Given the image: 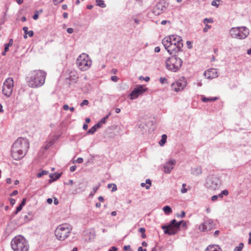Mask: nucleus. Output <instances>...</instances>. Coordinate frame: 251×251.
<instances>
[{
	"mask_svg": "<svg viewBox=\"0 0 251 251\" xmlns=\"http://www.w3.org/2000/svg\"><path fill=\"white\" fill-rule=\"evenodd\" d=\"M207 183L211 189L216 190L218 189L221 186L222 182L218 177L216 176H212L208 180Z\"/></svg>",
	"mask_w": 251,
	"mask_h": 251,
	"instance_id": "12",
	"label": "nucleus"
},
{
	"mask_svg": "<svg viewBox=\"0 0 251 251\" xmlns=\"http://www.w3.org/2000/svg\"><path fill=\"white\" fill-rule=\"evenodd\" d=\"M48 172H47L46 171H42V172H40V173H38L37 174V176L38 177H41L43 175H45L48 174Z\"/></svg>",
	"mask_w": 251,
	"mask_h": 251,
	"instance_id": "32",
	"label": "nucleus"
},
{
	"mask_svg": "<svg viewBox=\"0 0 251 251\" xmlns=\"http://www.w3.org/2000/svg\"><path fill=\"white\" fill-rule=\"evenodd\" d=\"M76 64L79 69L82 71H85L91 67L92 62L87 54L82 53L77 57Z\"/></svg>",
	"mask_w": 251,
	"mask_h": 251,
	"instance_id": "7",
	"label": "nucleus"
},
{
	"mask_svg": "<svg viewBox=\"0 0 251 251\" xmlns=\"http://www.w3.org/2000/svg\"><path fill=\"white\" fill-rule=\"evenodd\" d=\"M25 202H26V199L24 198L23 199L21 203H20V205L24 206L25 204Z\"/></svg>",
	"mask_w": 251,
	"mask_h": 251,
	"instance_id": "49",
	"label": "nucleus"
},
{
	"mask_svg": "<svg viewBox=\"0 0 251 251\" xmlns=\"http://www.w3.org/2000/svg\"><path fill=\"white\" fill-rule=\"evenodd\" d=\"M67 31L68 33L71 34L74 32V29L72 28H68L67 29Z\"/></svg>",
	"mask_w": 251,
	"mask_h": 251,
	"instance_id": "45",
	"label": "nucleus"
},
{
	"mask_svg": "<svg viewBox=\"0 0 251 251\" xmlns=\"http://www.w3.org/2000/svg\"><path fill=\"white\" fill-rule=\"evenodd\" d=\"M249 236L250 237L249 239L248 243L249 244H251V232L249 233Z\"/></svg>",
	"mask_w": 251,
	"mask_h": 251,
	"instance_id": "64",
	"label": "nucleus"
},
{
	"mask_svg": "<svg viewBox=\"0 0 251 251\" xmlns=\"http://www.w3.org/2000/svg\"><path fill=\"white\" fill-rule=\"evenodd\" d=\"M76 167L75 166H71L70 168V171L73 172H74L76 169Z\"/></svg>",
	"mask_w": 251,
	"mask_h": 251,
	"instance_id": "50",
	"label": "nucleus"
},
{
	"mask_svg": "<svg viewBox=\"0 0 251 251\" xmlns=\"http://www.w3.org/2000/svg\"><path fill=\"white\" fill-rule=\"evenodd\" d=\"M23 206H22L21 205H19L17 207V209H16V210L15 211V214H17L18 212H19L23 208Z\"/></svg>",
	"mask_w": 251,
	"mask_h": 251,
	"instance_id": "37",
	"label": "nucleus"
},
{
	"mask_svg": "<svg viewBox=\"0 0 251 251\" xmlns=\"http://www.w3.org/2000/svg\"><path fill=\"white\" fill-rule=\"evenodd\" d=\"M18 194V191L17 190H14L11 194L10 196H12L14 195H16Z\"/></svg>",
	"mask_w": 251,
	"mask_h": 251,
	"instance_id": "53",
	"label": "nucleus"
},
{
	"mask_svg": "<svg viewBox=\"0 0 251 251\" xmlns=\"http://www.w3.org/2000/svg\"><path fill=\"white\" fill-rule=\"evenodd\" d=\"M160 50V49L159 47H156L155 48V50H154V51L156 52H159Z\"/></svg>",
	"mask_w": 251,
	"mask_h": 251,
	"instance_id": "59",
	"label": "nucleus"
},
{
	"mask_svg": "<svg viewBox=\"0 0 251 251\" xmlns=\"http://www.w3.org/2000/svg\"><path fill=\"white\" fill-rule=\"evenodd\" d=\"M228 194V191L227 190H224L221 192V193L218 196L222 198L223 195L227 196Z\"/></svg>",
	"mask_w": 251,
	"mask_h": 251,
	"instance_id": "29",
	"label": "nucleus"
},
{
	"mask_svg": "<svg viewBox=\"0 0 251 251\" xmlns=\"http://www.w3.org/2000/svg\"><path fill=\"white\" fill-rule=\"evenodd\" d=\"M138 251H147V250L143 249L142 247H139L138 249Z\"/></svg>",
	"mask_w": 251,
	"mask_h": 251,
	"instance_id": "58",
	"label": "nucleus"
},
{
	"mask_svg": "<svg viewBox=\"0 0 251 251\" xmlns=\"http://www.w3.org/2000/svg\"><path fill=\"white\" fill-rule=\"evenodd\" d=\"M203 22L204 24H207L208 23H212L213 22V20L212 18H209V19L205 18L203 20Z\"/></svg>",
	"mask_w": 251,
	"mask_h": 251,
	"instance_id": "28",
	"label": "nucleus"
},
{
	"mask_svg": "<svg viewBox=\"0 0 251 251\" xmlns=\"http://www.w3.org/2000/svg\"><path fill=\"white\" fill-rule=\"evenodd\" d=\"M146 183L147 184L146 186V188L147 189H149L150 188V186H151V181L149 179H147L146 181Z\"/></svg>",
	"mask_w": 251,
	"mask_h": 251,
	"instance_id": "33",
	"label": "nucleus"
},
{
	"mask_svg": "<svg viewBox=\"0 0 251 251\" xmlns=\"http://www.w3.org/2000/svg\"><path fill=\"white\" fill-rule=\"evenodd\" d=\"M186 44L189 49H191L192 48V43L190 41H187Z\"/></svg>",
	"mask_w": 251,
	"mask_h": 251,
	"instance_id": "44",
	"label": "nucleus"
},
{
	"mask_svg": "<svg viewBox=\"0 0 251 251\" xmlns=\"http://www.w3.org/2000/svg\"><path fill=\"white\" fill-rule=\"evenodd\" d=\"M167 140V135L166 134H163L162 136V138L161 140L159 141V144L160 146H162L166 143Z\"/></svg>",
	"mask_w": 251,
	"mask_h": 251,
	"instance_id": "24",
	"label": "nucleus"
},
{
	"mask_svg": "<svg viewBox=\"0 0 251 251\" xmlns=\"http://www.w3.org/2000/svg\"><path fill=\"white\" fill-rule=\"evenodd\" d=\"M38 17H39V16H38V11H36V13L34 14V15L33 16V19L34 20H36L38 19Z\"/></svg>",
	"mask_w": 251,
	"mask_h": 251,
	"instance_id": "41",
	"label": "nucleus"
},
{
	"mask_svg": "<svg viewBox=\"0 0 251 251\" xmlns=\"http://www.w3.org/2000/svg\"><path fill=\"white\" fill-rule=\"evenodd\" d=\"M52 202V200L50 198H49L47 199V202L49 204H51Z\"/></svg>",
	"mask_w": 251,
	"mask_h": 251,
	"instance_id": "63",
	"label": "nucleus"
},
{
	"mask_svg": "<svg viewBox=\"0 0 251 251\" xmlns=\"http://www.w3.org/2000/svg\"><path fill=\"white\" fill-rule=\"evenodd\" d=\"M89 104V101L88 100H83L80 103L81 106H83L84 105H87Z\"/></svg>",
	"mask_w": 251,
	"mask_h": 251,
	"instance_id": "35",
	"label": "nucleus"
},
{
	"mask_svg": "<svg viewBox=\"0 0 251 251\" xmlns=\"http://www.w3.org/2000/svg\"><path fill=\"white\" fill-rule=\"evenodd\" d=\"M29 143L26 139L19 138L13 144L11 149V156L16 160L24 157L29 148Z\"/></svg>",
	"mask_w": 251,
	"mask_h": 251,
	"instance_id": "2",
	"label": "nucleus"
},
{
	"mask_svg": "<svg viewBox=\"0 0 251 251\" xmlns=\"http://www.w3.org/2000/svg\"><path fill=\"white\" fill-rule=\"evenodd\" d=\"M212 226L211 222L206 221L200 225L199 229L201 231L209 230L212 228Z\"/></svg>",
	"mask_w": 251,
	"mask_h": 251,
	"instance_id": "15",
	"label": "nucleus"
},
{
	"mask_svg": "<svg viewBox=\"0 0 251 251\" xmlns=\"http://www.w3.org/2000/svg\"><path fill=\"white\" fill-rule=\"evenodd\" d=\"M6 183L8 184H10L11 183V179L10 178H7L6 179Z\"/></svg>",
	"mask_w": 251,
	"mask_h": 251,
	"instance_id": "60",
	"label": "nucleus"
},
{
	"mask_svg": "<svg viewBox=\"0 0 251 251\" xmlns=\"http://www.w3.org/2000/svg\"><path fill=\"white\" fill-rule=\"evenodd\" d=\"M186 184L185 183H183L182 184V188L181 189V192L182 193H185L187 192V189L186 188Z\"/></svg>",
	"mask_w": 251,
	"mask_h": 251,
	"instance_id": "31",
	"label": "nucleus"
},
{
	"mask_svg": "<svg viewBox=\"0 0 251 251\" xmlns=\"http://www.w3.org/2000/svg\"><path fill=\"white\" fill-rule=\"evenodd\" d=\"M97 129L95 126H94L92 127H91L88 131V133L89 134H93L96 131Z\"/></svg>",
	"mask_w": 251,
	"mask_h": 251,
	"instance_id": "30",
	"label": "nucleus"
},
{
	"mask_svg": "<svg viewBox=\"0 0 251 251\" xmlns=\"http://www.w3.org/2000/svg\"><path fill=\"white\" fill-rule=\"evenodd\" d=\"M212 5H213V6H216L217 7H218V5L217 4V2H216V0H213L212 2Z\"/></svg>",
	"mask_w": 251,
	"mask_h": 251,
	"instance_id": "61",
	"label": "nucleus"
},
{
	"mask_svg": "<svg viewBox=\"0 0 251 251\" xmlns=\"http://www.w3.org/2000/svg\"><path fill=\"white\" fill-rule=\"evenodd\" d=\"M97 5L104 8L106 6L105 4L104 3V2L102 0H96Z\"/></svg>",
	"mask_w": 251,
	"mask_h": 251,
	"instance_id": "22",
	"label": "nucleus"
},
{
	"mask_svg": "<svg viewBox=\"0 0 251 251\" xmlns=\"http://www.w3.org/2000/svg\"><path fill=\"white\" fill-rule=\"evenodd\" d=\"M63 1L64 0H53V2L54 5H57Z\"/></svg>",
	"mask_w": 251,
	"mask_h": 251,
	"instance_id": "39",
	"label": "nucleus"
},
{
	"mask_svg": "<svg viewBox=\"0 0 251 251\" xmlns=\"http://www.w3.org/2000/svg\"><path fill=\"white\" fill-rule=\"evenodd\" d=\"M186 84V81L184 79H179L172 84L171 88L173 91L179 92L184 89Z\"/></svg>",
	"mask_w": 251,
	"mask_h": 251,
	"instance_id": "11",
	"label": "nucleus"
},
{
	"mask_svg": "<svg viewBox=\"0 0 251 251\" xmlns=\"http://www.w3.org/2000/svg\"><path fill=\"white\" fill-rule=\"evenodd\" d=\"M204 75L207 79H213L218 76L217 71L216 69L212 68L207 70L204 73Z\"/></svg>",
	"mask_w": 251,
	"mask_h": 251,
	"instance_id": "14",
	"label": "nucleus"
},
{
	"mask_svg": "<svg viewBox=\"0 0 251 251\" xmlns=\"http://www.w3.org/2000/svg\"><path fill=\"white\" fill-rule=\"evenodd\" d=\"M124 250H125V251H129V250H130V246H129V245H128V246H124Z\"/></svg>",
	"mask_w": 251,
	"mask_h": 251,
	"instance_id": "48",
	"label": "nucleus"
},
{
	"mask_svg": "<svg viewBox=\"0 0 251 251\" xmlns=\"http://www.w3.org/2000/svg\"><path fill=\"white\" fill-rule=\"evenodd\" d=\"M218 196H216V195H214V196H213L211 198V200L212 201H215L216 200H217V198H218Z\"/></svg>",
	"mask_w": 251,
	"mask_h": 251,
	"instance_id": "55",
	"label": "nucleus"
},
{
	"mask_svg": "<svg viewBox=\"0 0 251 251\" xmlns=\"http://www.w3.org/2000/svg\"><path fill=\"white\" fill-rule=\"evenodd\" d=\"M72 74H73L74 77H73V78H72L71 77H72L73 75H71L70 76V79H72V80H73L75 82L77 80L78 77L75 76V73H72Z\"/></svg>",
	"mask_w": 251,
	"mask_h": 251,
	"instance_id": "36",
	"label": "nucleus"
},
{
	"mask_svg": "<svg viewBox=\"0 0 251 251\" xmlns=\"http://www.w3.org/2000/svg\"><path fill=\"white\" fill-rule=\"evenodd\" d=\"M117 248L115 247H111L108 251H117Z\"/></svg>",
	"mask_w": 251,
	"mask_h": 251,
	"instance_id": "51",
	"label": "nucleus"
},
{
	"mask_svg": "<svg viewBox=\"0 0 251 251\" xmlns=\"http://www.w3.org/2000/svg\"><path fill=\"white\" fill-rule=\"evenodd\" d=\"M177 223H179V227L181 225H182V227L184 228V229H186L187 228V224L186 222L184 221H181L178 222H177Z\"/></svg>",
	"mask_w": 251,
	"mask_h": 251,
	"instance_id": "27",
	"label": "nucleus"
},
{
	"mask_svg": "<svg viewBox=\"0 0 251 251\" xmlns=\"http://www.w3.org/2000/svg\"><path fill=\"white\" fill-rule=\"evenodd\" d=\"M176 161L175 160H170L167 162L164 166L165 173H170L173 169L174 165Z\"/></svg>",
	"mask_w": 251,
	"mask_h": 251,
	"instance_id": "16",
	"label": "nucleus"
},
{
	"mask_svg": "<svg viewBox=\"0 0 251 251\" xmlns=\"http://www.w3.org/2000/svg\"><path fill=\"white\" fill-rule=\"evenodd\" d=\"M146 91V89L143 86L140 85L135 88L130 94V99L132 100L137 98L139 95Z\"/></svg>",
	"mask_w": 251,
	"mask_h": 251,
	"instance_id": "13",
	"label": "nucleus"
},
{
	"mask_svg": "<svg viewBox=\"0 0 251 251\" xmlns=\"http://www.w3.org/2000/svg\"><path fill=\"white\" fill-rule=\"evenodd\" d=\"M205 251H220V248L217 245H209Z\"/></svg>",
	"mask_w": 251,
	"mask_h": 251,
	"instance_id": "19",
	"label": "nucleus"
},
{
	"mask_svg": "<svg viewBox=\"0 0 251 251\" xmlns=\"http://www.w3.org/2000/svg\"><path fill=\"white\" fill-rule=\"evenodd\" d=\"M9 47L7 46V45L6 44L5 45L4 51L2 53L3 55H5V53L7 51H8V50H9Z\"/></svg>",
	"mask_w": 251,
	"mask_h": 251,
	"instance_id": "38",
	"label": "nucleus"
},
{
	"mask_svg": "<svg viewBox=\"0 0 251 251\" xmlns=\"http://www.w3.org/2000/svg\"><path fill=\"white\" fill-rule=\"evenodd\" d=\"M162 43L170 54L179 52L183 46L181 37L176 35H171L165 37L163 39Z\"/></svg>",
	"mask_w": 251,
	"mask_h": 251,
	"instance_id": "1",
	"label": "nucleus"
},
{
	"mask_svg": "<svg viewBox=\"0 0 251 251\" xmlns=\"http://www.w3.org/2000/svg\"><path fill=\"white\" fill-rule=\"evenodd\" d=\"M61 176L60 174H51L50 175V177L53 181L58 179Z\"/></svg>",
	"mask_w": 251,
	"mask_h": 251,
	"instance_id": "21",
	"label": "nucleus"
},
{
	"mask_svg": "<svg viewBox=\"0 0 251 251\" xmlns=\"http://www.w3.org/2000/svg\"><path fill=\"white\" fill-rule=\"evenodd\" d=\"M201 99L203 102H207L216 100L219 99V98L216 97L206 98L204 96H202Z\"/></svg>",
	"mask_w": 251,
	"mask_h": 251,
	"instance_id": "18",
	"label": "nucleus"
},
{
	"mask_svg": "<svg viewBox=\"0 0 251 251\" xmlns=\"http://www.w3.org/2000/svg\"><path fill=\"white\" fill-rule=\"evenodd\" d=\"M244 247V244L240 243L238 246L234 248V251H241Z\"/></svg>",
	"mask_w": 251,
	"mask_h": 251,
	"instance_id": "26",
	"label": "nucleus"
},
{
	"mask_svg": "<svg viewBox=\"0 0 251 251\" xmlns=\"http://www.w3.org/2000/svg\"><path fill=\"white\" fill-rule=\"evenodd\" d=\"M98 199L101 202H103L104 201V199L102 196L99 197Z\"/></svg>",
	"mask_w": 251,
	"mask_h": 251,
	"instance_id": "62",
	"label": "nucleus"
},
{
	"mask_svg": "<svg viewBox=\"0 0 251 251\" xmlns=\"http://www.w3.org/2000/svg\"><path fill=\"white\" fill-rule=\"evenodd\" d=\"M108 117H104L103 118V119H102L101 120V121L100 122V123H101V124L102 125L103 124H104L105 122V121H106V119Z\"/></svg>",
	"mask_w": 251,
	"mask_h": 251,
	"instance_id": "52",
	"label": "nucleus"
},
{
	"mask_svg": "<svg viewBox=\"0 0 251 251\" xmlns=\"http://www.w3.org/2000/svg\"><path fill=\"white\" fill-rule=\"evenodd\" d=\"M9 201L11 205H14L16 202L15 200L12 198L9 199Z\"/></svg>",
	"mask_w": 251,
	"mask_h": 251,
	"instance_id": "42",
	"label": "nucleus"
},
{
	"mask_svg": "<svg viewBox=\"0 0 251 251\" xmlns=\"http://www.w3.org/2000/svg\"><path fill=\"white\" fill-rule=\"evenodd\" d=\"M13 86L14 81L13 78L11 77H8L3 83L2 90L3 94L8 97H10L12 93Z\"/></svg>",
	"mask_w": 251,
	"mask_h": 251,
	"instance_id": "10",
	"label": "nucleus"
},
{
	"mask_svg": "<svg viewBox=\"0 0 251 251\" xmlns=\"http://www.w3.org/2000/svg\"><path fill=\"white\" fill-rule=\"evenodd\" d=\"M160 82L163 84L167 82V79L165 77H160Z\"/></svg>",
	"mask_w": 251,
	"mask_h": 251,
	"instance_id": "40",
	"label": "nucleus"
},
{
	"mask_svg": "<svg viewBox=\"0 0 251 251\" xmlns=\"http://www.w3.org/2000/svg\"><path fill=\"white\" fill-rule=\"evenodd\" d=\"M25 34L24 36V38L25 39H26L27 38V35H28L30 37H32L34 35V32L32 30L28 31V27L26 26H24L23 28Z\"/></svg>",
	"mask_w": 251,
	"mask_h": 251,
	"instance_id": "17",
	"label": "nucleus"
},
{
	"mask_svg": "<svg viewBox=\"0 0 251 251\" xmlns=\"http://www.w3.org/2000/svg\"><path fill=\"white\" fill-rule=\"evenodd\" d=\"M163 209L164 213L167 215L169 214L170 213H172V210L171 208L169 206H164L163 207Z\"/></svg>",
	"mask_w": 251,
	"mask_h": 251,
	"instance_id": "23",
	"label": "nucleus"
},
{
	"mask_svg": "<svg viewBox=\"0 0 251 251\" xmlns=\"http://www.w3.org/2000/svg\"><path fill=\"white\" fill-rule=\"evenodd\" d=\"M69 109V107L67 104H65L63 105V109L64 110H68Z\"/></svg>",
	"mask_w": 251,
	"mask_h": 251,
	"instance_id": "56",
	"label": "nucleus"
},
{
	"mask_svg": "<svg viewBox=\"0 0 251 251\" xmlns=\"http://www.w3.org/2000/svg\"><path fill=\"white\" fill-rule=\"evenodd\" d=\"M11 246L14 251H29V250L28 241L20 235L16 236L12 239Z\"/></svg>",
	"mask_w": 251,
	"mask_h": 251,
	"instance_id": "4",
	"label": "nucleus"
},
{
	"mask_svg": "<svg viewBox=\"0 0 251 251\" xmlns=\"http://www.w3.org/2000/svg\"><path fill=\"white\" fill-rule=\"evenodd\" d=\"M139 231L142 233L145 232V229L144 227H141L139 228Z\"/></svg>",
	"mask_w": 251,
	"mask_h": 251,
	"instance_id": "57",
	"label": "nucleus"
},
{
	"mask_svg": "<svg viewBox=\"0 0 251 251\" xmlns=\"http://www.w3.org/2000/svg\"><path fill=\"white\" fill-rule=\"evenodd\" d=\"M229 33L233 38L244 39L249 35V30L245 26L235 27L229 30Z\"/></svg>",
	"mask_w": 251,
	"mask_h": 251,
	"instance_id": "8",
	"label": "nucleus"
},
{
	"mask_svg": "<svg viewBox=\"0 0 251 251\" xmlns=\"http://www.w3.org/2000/svg\"><path fill=\"white\" fill-rule=\"evenodd\" d=\"M111 80L113 81L116 82L118 80V77L116 75L112 76L111 77Z\"/></svg>",
	"mask_w": 251,
	"mask_h": 251,
	"instance_id": "47",
	"label": "nucleus"
},
{
	"mask_svg": "<svg viewBox=\"0 0 251 251\" xmlns=\"http://www.w3.org/2000/svg\"><path fill=\"white\" fill-rule=\"evenodd\" d=\"M170 21H167V20H163L162 22H161V24L162 25H166L167 23H170Z\"/></svg>",
	"mask_w": 251,
	"mask_h": 251,
	"instance_id": "54",
	"label": "nucleus"
},
{
	"mask_svg": "<svg viewBox=\"0 0 251 251\" xmlns=\"http://www.w3.org/2000/svg\"><path fill=\"white\" fill-rule=\"evenodd\" d=\"M46 73L42 70H34L31 72L28 77L27 83L31 88L42 86L45 82Z\"/></svg>",
	"mask_w": 251,
	"mask_h": 251,
	"instance_id": "3",
	"label": "nucleus"
},
{
	"mask_svg": "<svg viewBox=\"0 0 251 251\" xmlns=\"http://www.w3.org/2000/svg\"><path fill=\"white\" fill-rule=\"evenodd\" d=\"M102 126V124L100 122L98 123L97 124H96L94 126L96 128V129H98L99 128H100L101 126Z\"/></svg>",
	"mask_w": 251,
	"mask_h": 251,
	"instance_id": "43",
	"label": "nucleus"
},
{
	"mask_svg": "<svg viewBox=\"0 0 251 251\" xmlns=\"http://www.w3.org/2000/svg\"><path fill=\"white\" fill-rule=\"evenodd\" d=\"M202 173L201 168V167H196L194 168L192 172L193 175L195 176H199Z\"/></svg>",
	"mask_w": 251,
	"mask_h": 251,
	"instance_id": "20",
	"label": "nucleus"
},
{
	"mask_svg": "<svg viewBox=\"0 0 251 251\" xmlns=\"http://www.w3.org/2000/svg\"><path fill=\"white\" fill-rule=\"evenodd\" d=\"M211 28V26L210 25H208L207 24H205V26L203 28V31L204 32H206L208 31V29Z\"/></svg>",
	"mask_w": 251,
	"mask_h": 251,
	"instance_id": "34",
	"label": "nucleus"
},
{
	"mask_svg": "<svg viewBox=\"0 0 251 251\" xmlns=\"http://www.w3.org/2000/svg\"><path fill=\"white\" fill-rule=\"evenodd\" d=\"M107 187L108 189H111L112 192H115L117 189L116 185L113 183L108 184L107 185Z\"/></svg>",
	"mask_w": 251,
	"mask_h": 251,
	"instance_id": "25",
	"label": "nucleus"
},
{
	"mask_svg": "<svg viewBox=\"0 0 251 251\" xmlns=\"http://www.w3.org/2000/svg\"><path fill=\"white\" fill-rule=\"evenodd\" d=\"M83 161V159L81 157H78L77 159H76V162L78 163H82Z\"/></svg>",
	"mask_w": 251,
	"mask_h": 251,
	"instance_id": "46",
	"label": "nucleus"
},
{
	"mask_svg": "<svg viewBox=\"0 0 251 251\" xmlns=\"http://www.w3.org/2000/svg\"><path fill=\"white\" fill-rule=\"evenodd\" d=\"M182 64V60L179 57L176 56H172L167 58L165 61L166 68L174 72H176L181 68Z\"/></svg>",
	"mask_w": 251,
	"mask_h": 251,
	"instance_id": "6",
	"label": "nucleus"
},
{
	"mask_svg": "<svg viewBox=\"0 0 251 251\" xmlns=\"http://www.w3.org/2000/svg\"><path fill=\"white\" fill-rule=\"evenodd\" d=\"M72 229V226L68 224L60 225L55 230V235L59 240L64 241L69 237Z\"/></svg>",
	"mask_w": 251,
	"mask_h": 251,
	"instance_id": "5",
	"label": "nucleus"
},
{
	"mask_svg": "<svg viewBox=\"0 0 251 251\" xmlns=\"http://www.w3.org/2000/svg\"><path fill=\"white\" fill-rule=\"evenodd\" d=\"M162 228L165 234L174 235L179 230V223H177L175 219L172 220L168 226H163Z\"/></svg>",
	"mask_w": 251,
	"mask_h": 251,
	"instance_id": "9",
	"label": "nucleus"
}]
</instances>
